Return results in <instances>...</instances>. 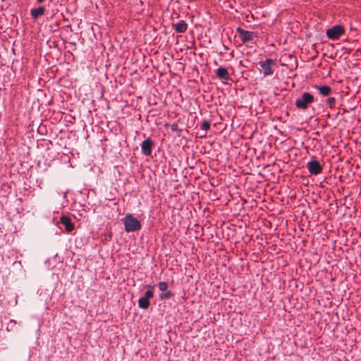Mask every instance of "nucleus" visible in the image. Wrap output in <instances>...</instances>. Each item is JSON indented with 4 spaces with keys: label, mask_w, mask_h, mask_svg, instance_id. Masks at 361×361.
<instances>
[{
    "label": "nucleus",
    "mask_w": 361,
    "mask_h": 361,
    "mask_svg": "<svg viewBox=\"0 0 361 361\" xmlns=\"http://www.w3.org/2000/svg\"><path fill=\"white\" fill-rule=\"evenodd\" d=\"M123 224L126 232H134L141 229L140 221L135 217L133 214H127L124 217Z\"/></svg>",
    "instance_id": "nucleus-1"
},
{
    "label": "nucleus",
    "mask_w": 361,
    "mask_h": 361,
    "mask_svg": "<svg viewBox=\"0 0 361 361\" xmlns=\"http://www.w3.org/2000/svg\"><path fill=\"white\" fill-rule=\"evenodd\" d=\"M259 64L262 69L263 75L264 77L271 75L274 73V67L277 66V59L267 58L264 61H260Z\"/></svg>",
    "instance_id": "nucleus-2"
},
{
    "label": "nucleus",
    "mask_w": 361,
    "mask_h": 361,
    "mask_svg": "<svg viewBox=\"0 0 361 361\" xmlns=\"http://www.w3.org/2000/svg\"><path fill=\"white\" fill-rule=\"evenodd\" d=\"M314 101V96L309 92H304L301 97L295 101V106L299 109H307Z\"/></svg>",
    "instance_id": "nucleus-3"
},
{
    "label": "nucleus",
    "mask_w": 361,
    "mask_h": 361,
    "mask_svg": "<svg viewBox=\"0 0 361 361\" xmlns=\"http://www.w3.org/2000/svg\"><path fill=\"white\" fill-rule=\"evenodd\" d=\"M345 30L342 25H336L328 29L326 32V36L329 39L332 40H337L345 34Z\"/></svg>",
    "instance_id": "nucleus-4"
},
{
    "label": "nucleus",
    "mask_w": 361,
    "mask_h": 361,
    "mask_svg": "<svg viewBox=\"0 0 361 361\" xmlns=\"http://www.w3.org/2000/svg\"><path fill=\"white\" fill-rule=\"evenodd\" d=\"M236 32L238 33L241 41V43L239 45L246 44L248 42L253 40L255 37H257V35L254 32L245 30L240 27L236 28Z\"/></svg>",
    "instance_id": "nucleus-5"
},
{
    "label": "nucleus",
    "mask_w": 361,
    "mask_h": 361,
    "mask_svg": "<svg viewBox=\"0 0 361 361\" xmlns=\"http://www.w3.org/2000/svg\"><path fill=\"white\" fill-rule=\"evenodd\" d=\"M149 289L145 292V296L138 300V305L142 309H147L150 305L149 299L154 297V286H149Z\"/></svg>",
    "instance_id": "nucleus-6"
},
{
    "label": "nucleus",
    "mask_w": 361,
    "mask_h": 361,
    "mask_svg": "<svg viewBox=\"0 0 361 361\" xmlns=\"http://www.w3.org/2000/svg\"><path fill=\"white\" fill-rule=\"evenodd\" d=\"M309 172L312 175H318L322 172L323 166L317 160H311L307 164Z\"/></svg>",
    "instance_id": "nucleus-7"
},
{
    "label": "nucleus",
    "mask_w": 361,
    "mask_h": 361,
    "mask_svg": "<svg viewBox=\"0 0 361 361\" xmlns=\"http://www.w3.org/2000/svg\"><path fill=\"white\" fill-rule=\"evenodd\" d=\"M154 145V142L150 137L147 138L141 144L142 152L146 156H150Z\"/></svg>",
    "instance_id": "nucleus-8"
},
{
    "label": "nucleus",
    "mask_w": 361,
    "mask_h": 361,
    "mask_svg": "<svg viewBox=\"0 0 361 361\" xmlns=\"http://www.w3.org/2000/svg\"><path fill=\"white\" fill-rule=\"evenodd\" d=\"M60 222L65 226V229L68 233H71L75 228V225L72 222L71 217L67 215H62L60 218Z\"/></svg>",
    "instance_id": "nucleus-9"
},
{
    "label": "nucleus",
    "mask_w": 361,
    "mask_h": 361,
    "mask_svg": "<svg viewBox=\"0 0 361 361\" xmlns=\"http://www.w3.org/2000/svg\"><path fill=\"white\" fill-rule=\"evenodd\" d=\"M216 77L219 79L224 80L225 81H228L231 80L230 75L227 68L224 67H219L216 71Z\"/></svg>",
    "instance_id": "nucleus-10"
},
{
    "label": "nucleus",
    "mask_w": 361,
    "mask_h": 361,
    "mask_svg": "<svg viewBox=\"0 0 361 361\" xmlns=\"http://www.w3.org/2000/svg\"><path fill=\"white\" fill-rule=\"evenodd\" d=\"M172 26L177 33H184L188 30V24L183 20H179L177 23H173Z\"/></svg>",
    "instance_id": "nucleus-11"
},
{
    "label": "nucleus",
    "mask_w": 361,
    "mask_h": 361,
    "mask_svg": "<svg viewBox=\"0 0 361 361\" xmlns=\"http://www.w3.org/2000/svg\"><path fill=\"white\" fill-rule=\"evenodd\" d=\"M45 11V7L43 6H39L38 8H32L30 13L32 19L36 20L39 16L44 15Z\"/></svg>",
    "instance_id": "nucleus-12"
},
{
    "label": "nucleus",
    "mask_w": 361,
    "mask_h": 361,
    "mask_svg": "<svg viewBox=\"0 0 361 361\" xmlns=\"http://www.w3.org/2000/svg\"><path fill=\"white\" fill-rule=\"evenodd\" d=\"M315 88L323 96H328L331 92V87L329 85H316Z\"/></svg>",
    "instance_id": "nucleus-13"
},
{
    "label": "nucleus",
    "mask_w": 361,
    "mask_h": 361,
    "mask_svg": "<svg viewBox=\"0 0 361 361\" xmlns=\"http://www.w3.org/2000/svg\"><path fill=\"white\" fill-rule=\"evenodd\" d=\"M326 104L331 109H334L336 106V98L335 97H329L326 101Z\"/></svg>",
    "instance_id": "nucleus-14"
},
{
    "label": "nucleus",
    "mask_w": 361,
    "mask_h": 361,
    "mask_svg": "<svg viewBox=\"0 0 361 361\" xmlns=\"http://www.w3.org/2000/svg\"><path fill=\"white\" fill-rule=\"evenodd\" d=\"M173 296V293L171 292V290L165 291L164 293L160 294L159 298L161 300H166L169 299Z\"/></svg>",
    "instance_id": "nucleus-15"
},
{
    "label": "nucleus",
    "mask_w": 361,
    "mask_h": 361,
    "mask_svg": "<svg viewBox=\"0 0 361 361\" xmlns=\"http://www.w3.org/2000/svg\"><path fill=\"white\" fill-rule=\"evenodd\" d=\"M158 287L161 291L164 292L167 290L169 285L166 281H161L158 283Z\"/></svg>",
    "instance_id": "nucleus-16"
},
{
    "label": "nucleus",
    "mask_w": 361,
    "mask_h": 361,
    "mask_svg": "<svg viewBox=\"0 0 361 361\" xmlns=\"http://www.w3.org/2000/svg\"><path fill=\"white\" fill-rule=\"evenodd\" d=\"M171 130L173 132H176L178 135L180 136L183 132V130L179 128L178 123H173L171 126Z\"/></svg>",
    "instance_id": "nucleus-17"
},
{
    "label": "nucleus",
    "mask_w": 361,
    "mask_h": 361,
    "mask_svg": "<svg viewBox=\"0 0 361 361\" xmlns=\"http://www.w3.org/2000/svg\"><path fill=\"white\" fill-rule=\"evenodd\" d=\"M211 124L210 122L208 121H204L202 123L200 126V128L203 130H209L210 129Z\"/></svg>",
    "instance_id": "nucleus-18"
},
{
    "label": "nucleus",
    "mask_w": 361,
    "mask_h": 361,
    "mask_svg": "<svg viewBox=\"0 0 361 361\" xmlns=\"http://www.w3.org/2000/svg\"><path fill=\"white\" fill-rule=\"evenodd\" d=\"M107 237H108L109 240H111V237H112V233H111V232H109V233L107 235Z\"/></svg>",
    "instance_id": "nucleus-19"
},
{
    "label": "nucleus",
    "mask_w": 361,
    "mask_h": 361,
    "mask_svg": "<svg viewBox=\"0 0 361 361\" xmlns=\"http://www.w3.org/2000/svg\"><path fill=\"white\" fill-rule=\"evenodd\" d=\"M45 0H37L39 4L44 2Z\"/></svg>",
    "instance_id": "nucleus-20"
},
{
    "label": "nucleus",
    "mask_w": 361,
    "mask_h": 361,
    "mask_svg": "<svg viewBox=\"0 0 361 361\" xmlns=\"http://www.w3.org/2000/svg\"><path fill=\"white\" fill-rule=\"evenodd\" d=\"M164 126H165V127H168V126H169V123H166V124L164 125Z\"/></svg>",
    "instance_id": "nucleus-21"
}]
</instances>
